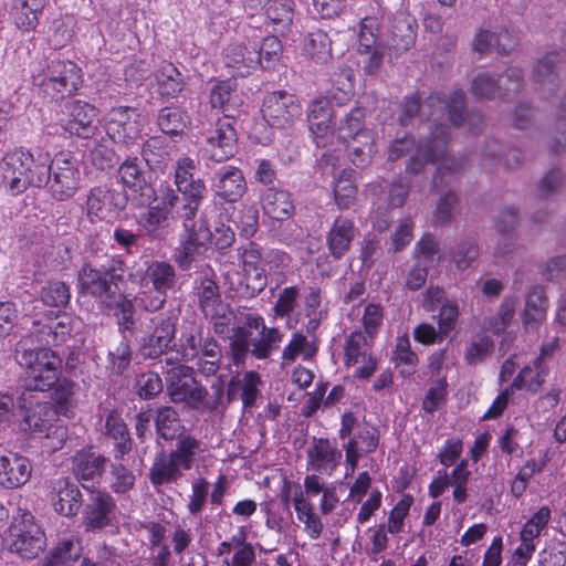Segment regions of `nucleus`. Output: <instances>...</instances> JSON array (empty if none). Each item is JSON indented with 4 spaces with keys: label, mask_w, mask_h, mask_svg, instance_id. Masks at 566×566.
<instances>
[{
    "label": "nucleus",
    "mask_w": 566,
    "mask_h": 566,
    "mask_svg": "<svg viewBox=\"0 0 566 566\" xmlns=\"http://www.w3.org/2000/svg\"><path fill=\"white\" fill-rule=\"evenodd\" d=\"M105 130L114 143L129 145L140 135V115L128 106L113 107L105 115Z\"/></svg>",
    "instance_id": "nucleus-17"
},
{
    "label": "nucleus",
    "mask_w": 566,
    "mask_h": 566,
    "mask_svg": "<svg viewBox=\"0 0 566 566\" xmlns=\"http://www.w3.org/2000/svg\"><path fill=\"white\" fill-rule=\"evenodd\" d=\"M196 163L188 156L177 159L174 165V189L161 184L153 190L154 201L138 214L136 221L142 230L154 238H161L168 232V221L180 200L202 201L207 195V186L200 178H195Z\"/></svg>",
    "instance_id": "nucleus-1"
},
{
    "label": "nucleus",
    "mask_w": 566,
    "mask_h": 566,
    "mask_svg": "<svg viewBox=\"0 0 566 566\" xmlns=\"http://www.w3.org/2000/svg\"><path fill=\"white\" fill-rule=\"evenodd\" d=\"M52 497L55 512L64 516H74L82 505V494L76 484L67 479H59L53 486Z\"/></svg>",
    "instance_id": "nucleus-31"
},
{
    "label": "nucleus",
    "mask_w": 566,
    "mask_h": 566,
    "mask_svg": "<svg viewBox=\"0 0 566 566\" xmlns=\"http://www.w3.org/2000/svg\"><path fill=\"white\" fill-rule=\"evenodd\" d=\"M260 203L264 214L277 221L287 220L294 214L295 207L291 193L275 186L261 191Z\"/></svg>",
    "instance_id": "nucleus-29"
},
{
    "label": "nucleus",
    "mask_w": 566,
    "mask_h": 566,
    "mask_svg": "<svg viewBox=\"0 0 566 566\" xmlns=\"http://www.w3.org/2000/svg\"><path fill=\"white\" fill-rule=\"evenodd\" d=\"M548 301L541 286L533 287L527 295L524 310V325L531 327L541 324L546 317Z\"/></svg>",
    "instance_id": "nucleus-49"
},
{
    "label": "nucleus",
    "mask_w": 566,
    "mask_h": 566,
    "mask_svg": "<svg viewBox=\"0 0 566 566\" xmlns=\"http://www.w3.org/2000/svg\"><path fill=\"white\" fill-rule=\"evenodd\" d=\"M49 151L40 147L9 150L0 160V186L11 196H18L29 187H45L49 184Z\"/></svg>",
    "instance_id": "nucleus-3"
},
{
    "label": "nucleus",
    "mask_w": 566,
    "mask_h": 566,
    "mask_svg": "<svg viewBox=\"0 0 566 566\" xmlns=\"http://www.w3.org/2000/svg\"><path fill=\"white\" fill-rule=\"evenodd\" d=\"M268 328L262 316L248 314L245 316L244 326H237L235 329H233V335L230 336V353L232 361L237 367L243 365L244 358L249 353L251 338L250 329H256L260 333Z\"/></svg>",
    "instance_id": "nucleus-28"
},
{
    "label": "nucleus",
    "mask_w": 566,
    "mask_h": 566,
    "mask_svg": "<svg viewBox=\"0 0 566 566\" xmlns=\"http://www.w3.org/2000/svg\"><path fill=\"white\" fill-rule=\"evenodd\" d=\"M308 464L321 473H332L338 465L342 452L327 439L315 440L307 450Z\"/></svg>",
    "instance_id": "nucleus-32"
},
{
    "label": "nucleus",
    "mask_w": 566,
    "mask_h": 566,
    "mask_svg": "<svg viewBox=\"0 0 566 566\" xmlns=\"http://www.w3.org/2000/svg\"><path fill=\"white\" fill-rule=\"evenodd\" d=\"M332 118L333 108L327 98L319 97L310 104L307 109L308 127L318 147H326L333 138Z\"/></svg>",
    "instance_id": "nucleus-23"
},
{
    "label": "nucleus",
    "mask_w": 566,
    "mask_h": 566,
    "mask_svg": "<svg viewBox=\"0 0 566 566\" xmlns=\"http://www.w3.org/2000/svg\"><path fill=\"white\" fill-rule=\"evenodd\" d=\"M52 387L51 399L54 403V411L56 415L70 417L76 405L74 399L76 385L67 378L57 377Z\"/></svg>",
    "instance_id": "nucleus-47"
},
{
    "label": "nucleus",
    "mask_w": 566,
    "mask_h": 566,
    "mask_svg": "<svg viewBox=\"0 0 566 566\" xmlns=\"http://www.w3.org/2000/svg\"><path fill=\"white\" fill-rule=\"evenodd\" d=\"M493 342L485 335H478L468 344L464 359L468 365L475 366L482 363L492 352Z\"/></svg>",
    "instance_id": "nucleus-58"
},
{
    "label": "nucleus",
    "mask_w": 566,
    "mask_h": 566,
    "mask_svg": "<svg viewBox=\"0 0 566 566\" xmlns=\"http://www.w3.org/2000/svg\"><path fill=\"white\" fill-rule=\"evenodd\" d=\"M109 471V489L115 494H125L134 489L136 476L120 460H115Z\"/></svg>",
    "instance_id": "nucleus-52"
},
{
    "label": "nucleus",
    "mask_w": 566,
    "mask_h": 566,
    "mask_svg": "<svg viewBox=\"0 0 566 566\" xmlns=\"http://www.w3.org/2000/svg\"><path fill=\"white\" fill-rule=\"evenodd\" d=\"M9 543L11 552L31 559L43 551L46 539L34 516L28 511H20L9 527Z\"/></svg>",
    "instance_id": "nucleus-9"
},
{
    "label": "nucleus",
    "mask_w": 566,
    "mask_h": 566,
    "mask_svg": "<svg viewBox=\"0 0 566 566\" xmlns=\"http://www.w3.org/2000/svg\"><path fill=\"white\" fill-rule=\"evenodd\" d=\"M226 66L233 69L235 75L245 76L259 64L256 48L248 50L242 44H230L223 51Z\"/></svg>",
    "instance_id": "nucleus-38"
},
{
    "label": "nucleus",
    "mask_w": 566,
    "mask_h": 566,
    "mask_svg": "<svg viewBox=\"0 0 566 566\" xmlns=\"http://www.w3.org/2000/svg\"><path fill=\"white\" fill-rule=\"evenodd\" d=\"M157 433L165 440H174L186 433L185 426L171 407L159 408L155 419Z\"/></svg>",
    "instance_id": "nucleus-48"
},
{
    "label": "nucleus",
    "mask_w": 566,
    "mask_h": 566,
    "mask_svg": "<svg viewBox=\"0 0 566 566\" xmlns=\"http://www.w3.org/2000/svg\"><path fill=\"white\" fill-rule=\"evenodd\" d=\"M243 101L235 83L231 80L218 82L210 92V105L221 109L224 116L233 117Z\"/></svg>",
    "instance_id": "nucleus-33"
},
{
    "label": "nucleus",
    "mask_w": 566,
    "mask_h": 566,
    "mask_svg": "<svg viewBox=\"0 0 566 566\" xmlns=\"http://www.w3.org/2000/svg\"><path fill=\"white\" fill-rule=\"evenodd\" d=\"M156 91L161 96L176 97L184 88V80L178 69L163 61L154 73Z\"/></svg>",
    "instance_id": "nucleus-40"
},
{
    "label": "nucleus",
    "mask_w": 566,
    "mask_h": 566,
    "mask_svg": "<svg viewBox=\"0 0 566 566\" xmlns=\"http://www.w3.org/2000/svg\"><path fill=\"white\" fill-rule=\"evenodd\" d=\"M132 349L129 339L123 334L122 339L108 352V361L113 371L120 374L130 364Z\"/></svg>",
    "instance_id": "nucleus-61"
},
{
    "label": "nucleus",
    "mask_w": 566,
    "mask_h": 566,
    "mask_svg": "<svg viewBox=\"0 0 566 566\" xmlns=\"http://www.w3.org/2000/svg\"><path fill=\"white\" fill-rule=\"evenodd\" d=\"M416 40L415 20L407 14L396 15L385 31L380 30V21L376 17L361 19L358 34V51L368 53L378 42L387 50L389 57H397L411 48Z\"/></svg>",
    "instance_id": "nucleus-4"
},
{
    "label": "nucleus",
    "mask_w": 566,
    "mask_h": 566,
    "mask_svg": "<svg viewBox=\"0 0 566 566\" xmlns=\"http://www.w3.org/2000/svg\"><path fill=\"white\" fill-rule=\"evenodd\" d=\"M66 118L64 129L81 138H90L97 130V109L83 101L67 102L64 106Z\"/></svg>",
    "instance_id": "nucleus-21"
},
{
    "label": "nucleus",
    "mask_w": 566,
    "mask_h": 566,
    "mask_svg": "<svg viewBox=\"0 0 566 566\" xmlns=\"http://www.w3.org/2000/svg\"><path fill=\"white\" fill-rule=\"evenodd\" d=\"M32 78L46 92L65 96L77 91L82 83V71L70 60L54 57L39 62L38 67L32 70Z\"/></svg>",
    "instance_id": "nucleus-6"
},
{
    "label": "nucleus",
    "mask_w": 566,
    "mask_h": 566,
    "mask_svg": "<svg viewBox=\"0 0 566 566\" xmlns=\"http://www.w3.org/2000/svg\"><path fill=\"white\" fill-rule=\"evenodd\" d=\"M231 118H218L216 126L207 133L205 151L214 161L220 163L234 155L237 134Z\"/></svg>",
    "instance_id": "nucleus-20"
},
{
    "label": "nucleus",
    "mask_w": 566,
    "mask_h": 566,
    "mask_svg": "<svg viewBox=\"0 0 566 566\" xmlns=\"http://www.w3.org/2000/svg\"><path fill=\"white\" fill-rule=\"evenodd\" d=\"M193 369L185 365H175L166 373L167 390L174 402H187L198 406L207 396V390L197 384Z\"/></svg>",
    "instance_id": "nucleus-13"
},
{
    "label": "nucleus",
    "mask_w": 566,
    "mask_h": 566,
    "mask_svg": "<svg viewBox=\"0 0 566 566\" xmlns=\"http://www.w3.org/2000/svg\"><path fill=\"white\" fill-rule=\"evenodd\" d=\"M302 51L315 63L325 64L332 57L331 39L322 30L313 31L306 35Z\"/></svg>",
    "instance_id": "nucleus-45"
},
{
    "label": "nucleus",
    "mask_w": 566,
    "mask_h": 566,
    "mask_svg": "<svg viewBox=\"0 0 566 566\" xmlns=\"http://www.w3.org/2000/svg\"><path fill=\"white\" fill-rule=\"evenodd\" d=\"M82 551L77 538L62 539L39 566H78L84 558Z\"/></svg>",
    "instance_id": "nucleus-37"
},
{
    "label": "nucleus",
    "mask_w": 566,
    "mask_h": 566,
    "mask_svg": "<svg viewBox=\"0 0 566 566\" xmlns=\"http://www.w3.org/2000/svg\"><path fill=\"white\" fill-rule=\"evenodd\" d=\"M241 259L247 276L252 279V290L261 292L266 286V268H277L287 256L280 251H270L263 255L260 247L251 242L243 249Z\"/></svg>",
    "instance_id": "nucleus-14"
},
{
    "label": "nucleus",
    "mask_w": 566,
    "mask_h": 566,
    "mask_svg": "<svg viewBox=\"0 0 566 566\" xmlns=\"http://www.w3.org/2000/svg\"><path fill=\"white\" fill-rule=\"evenodd\" d=\"M338 138L343 142L368 139L373 133L365 128V111L353 108L340 120L337 128Z\"/></svg>",
    "instance_id": "nucleus-41"
},
{
    "label": "nucleus",
    "mask_w": 566,
    "mask_h": 566,
    "mask_svg": "<svg viewBox=\"0 0 566 566\" xmlns=\"http://www.w3.org/2000/svg\"><path fill=\"white\" fill-rule=\"evenodd\" d=\"M464 103L465 97L462 91L452 92L448 99H444L440 93H432L428 96L423 106L420 105V101L417 96L406 97L401 106L399 123L401 126H406L415 115L419 112L424 115V108H429V118L436 120L442 117L447 109L450 122L454 126H459L464 119Z\"/></svg>",
    "instance_id": "nucleus-7"
},
{
    "label": "nucleus",
    "mask_w": 566,
    "mask_h": 566,
    "mask_svg": "<svg viewBox=\"0 0 566 566\" xmlns=\"http://www.w3.org/2000/svg\"><path fill=\"white\" fill-rule=\"evenodd\" d=\"M373 339L361 331H355L346 338L344 355L346 366L360 365L354 376L369 378L376 370V360L371 354Z\"/></svg>",
    "instance_id": "nucleus-18"
},
{
    "label": "nucleus",
    "mask_w": 566,
    "mask_h": 566,
    "mask_svg": "<svg viewBox=\"0 0 566 566\" xmlns=\"http://www.w3.org/2000/svg\"><path fill=\"white\" fill-rule=\"evenodd\" d=\"M19 363L27 374L23 391H48L57 380L62 368V358L45 347H23L19 353Z\"/></svg>",
    "instance_id": "nucleus-5"
},
{
    "label": "nucleus",
    "mask_w": 566,
    "mask_h": 566,
    "mask_svg": "<svg viewBox=\"0 0 566 566\" xmlns=\"http://www.w3.org/2000/svg\"><path fill=\"white\" fill-rule=\"evenodd\" d=\"M245 178L238 167L224 166L214 174L212 189L227 202H237L247 191Z\"/></svg>",
    "instance_id": "nucleus-27"
},
{
    "label": "nucleus",
    "mask_w": 566,
    "mask_h": 566,
    "mask_svg": "<svg viewBox=\"0 0 566 566\" xmlns=\"http://www.w3.org/2000/svg\"><path fill=\"white\" fill-rule=\"evenodd\" d=\"M44 7L45 0H14L10 15L18 29L29 32L36 28Z\"/></svg>",
    "instance_id": "nucleus-36"
},
{
    "label": "nucleus",
    "mask_w": 566,
    "mask_h": 566,
    "mask_svg": "<svg viewBox=\"0 0 566 566\" xmlns=\"http://www.w3.org/2000/svg\"><path fill=\"white\" fill-rule=\"evenodd\" d=\"M353 170H343L334 186V197L342 209L349 208L355 201L357 188L353 182Z\"/></svg>",
    "instance_id": "nucleus-54"
},
{
    "label": "nucleus",
    "mask_w": 566,
    "mask_h": 566,
    "mask_svg": "<svg viewBox=\"0 0 566 566\" xmlns=\"http://www.w3.org/2000/svg\"><path fill=\"white\" fill-rule=\"evenodd\" d=\"M118 178L125 187L134 192L140 191L142 195L145 193V190L153 192L147 182L146 170L136 157L127 158L122 163L118 168Z\"/></svg>",
    "instance_id": "nucleus-42"
},
{
    "label": "nucleus",
    "mask_w": 566,
    "mask_h": 566,
    "mask_svg": "<svg viewBox=\"0 0 566 566\" xmlns=\"http://www.w3.org/2000/svg\"><path fill=\"white\" fill-rule=\"evenodd\" d=\"M184 471L186 470L171 452H160L155 457L149 470V481L155 486L175 483L182 476Z\"/></svg>",
    "instance_id": "nucleus-34"
},
{
    "label": "nucleus",
    "mask_w": 566,
    "mask_h": 566,
    "mask_svg": "<svg viewBox=\"0 0 566 566\" xmlns=\"http://www.w3.org/2000/svg\"><path fill=\"white\" fill-rule=\"evenodd\" d=\"M283 334L275 327H269L259 333V337L250 338L251 354L258 359L268 358L273 350L279 348Z\"/></svg>",
    "instance_id": "nucleus-50"
},
{
    "label": "nucleus",
    "mask_w": 566,
    "mask_h": 566,
    "mask_svg": "<svg viewBox=\"0 0 566 566\" xmlns=\"http://www.w3.org/2000/svg\"><path fill=\"white\" fill-rule=\"evenodd\" d=\"M122 277L123 273H117L115 269H95L85 263L77 275L78 291L107 303L116 295Z\"/></svg>",
    "instance_id": "nucleus-11"
},
{
    "label": "nucleus",
    "mask_w": 566,
    "mask_h": 566,
    "mask_svg": "<svg viewBox=\"0 0 566 566\" xmlns=\"http://www.w3.org/2000/svg\"><path fill=\"white\" fill-rule=\"evenodd\" d=\"M210 484L205 478H198L191 483V494L187 509L191 515L200 514L206 505Z\"/></svg>",
    "instance_id": "nucleus-64"
},
{
    "label": "nucleus",
    "mask_w": 566,
    "mask_h": 566,
    "mask_svg": "<svg viewBox=\"0 0 566 566\" xmlns=\"http://www.w3.org/2000/svg\"><path fill=\"white\" fill-rule=\"evenodd\" d=\"M105 428L107 436L114 440V459L122 460L132 450V440L126 423L119 415L111 412L106 417Z\"/></svg>",
    "instance_id": "nucleus-44"
},
{
    "label": "nucleus",
    "mask_w": 566,
    "mask_h": 566,
    "mask_svg": "<svg viewBox=\"0 0 566 566\" xmlns=\"http://www.w3.org/2000/svg\"><path fill=\"white\" fill-rule=\"evenodd\" d=\"M40 295L42 302L51 307H65L71 298L69 285L61 281L49 282Z\"/></svg>",
    "instance_id": "nucleus-57"
},
{
    "label": "nucleus",
    "mask_w": 566,
    "mask_h": 566,
    "mask_svg": "<svg viewBox=\"0 0 566 566\" xmlns=\"http://www.w3.org/2000/svg\"><path fill=\"white\" fill-rule=\"evenodd\" d=\"M177 283L175 268L166 261H153L148 264L143 277L139 302L146 311L160 310L167 300L168 291Z\"/></svg>",
    "instance_id": "nucleus-8"
},
{
    "label": "nucleus",
    "mask_w": 566,
    "mask_h": 566,
    "mask_svg": "<svg viewBox=\"0 0 566 566\" xmlns=\"http://www.w3.org/2000/svg\"><path fill=\"white\" fill-rule=\"evenodd\" d=\"M206 244L207 242L180 238L179 245L174 254L175 262L182 270L189 269L196 256L200 253V249Z\"/></svg>",
    "instance_id": "nucleus-59"
},
{
    "label": "nucleus",
    "mask_w": 566,
    "mask_h": 566,
    "mask_svg": "<svg viewBox=\"0 0 566 566\" xmlns=\"http://www.w3.org/2000/svg\"><path fill=\"white\" fill-rule=\"evenodd\" d=\"M199 304L205 315H214L222 305L216 274L211 269L205 274L197 289Z\"/></svg>",
    "instance_id": "nucleus-46"
},
{
    "label": "nucleus",
    "mask_w": 566,
    "mask_h": 566,
    "mask_svg": "<svg viewBox=\"0 0 566 566\" xmlns=\"http://www.w3.org/2000/svg\"><path fill=\"white\" fill-rule=\"evenodd\" d=\"M116 504L106 492L95 493L83 512V523L87 530H101L111 523Z\"/></svg>",
    "instance_id": "nucleus-30"
},
{
    "label": "nucleus",
    "mask_w": 566,
    "mask_h": 566,
    "mask_svg": "<svg viewBox=\"0 0 566 566\" xmlns=\"http://www.w3.org/2000/svg\"><path fill=\"white\" fill-rule=\"evenodd\" d=\"M412 503L413 497L410 494H405L392 507L389 513L387 525L390 534L396 535L403 531L405 518L408 516Z\"/></svg>",
    "instance_id": "nucleus-60"
},
{
    "label": "nucleus",
    "mask_w": 566,
    "mask_h": 566,
    "mask_svg": "<svg viewBox=\"0 0 566 566\" xmlns=\"http://www.w3.org/2000/svg\"><path fill=\"white\" fill-rule=\"evenodd\" d=\"M293 6V0H264L261 7L273 23L286 24L292 21Z\"/></svg>",
    "instance_id": "nucleus-62"
},
{
    "label": "nucleus",
    "mask_w": 566,
    "mask_h": 566,
    "mask_svg": "<svg viewBox=\"0 0 566 566\" xmlns=\"http://www.w3.org/2000/svg\"><path fill=\"white\" fill-rule=\"evenodd\" d=\"M20 400L23 412L21 422L23 431H30L42 437V433L57 421V415L53 406L45 401H33L32 391H23Z\"/></svg>",
    "instance_id": "nucleus-19"
},
{
    "label": "nucleus",
    "mask_w": 566,
    "mask_h": 566,
    "mask_svg": "<svg viewBox=\"0 0 566 566\" xmlns=\"http://www.w3.org/2000/svg\"><path fill=\"white\" fill-rule=\"evenodd\" d=\"M522 71L516 66L509 67L499 78H495L491 72L483 71L473 78L471 93L479 98L505 96L511 92L516 93L522 87Z\"/></svg>",
    "instance_id": "nucleus-15"
},
{
    "label": "nucleus",
    "mask_w": 566,
    "mask_h": 566,
    "mask_svg": "<svg viewBox=\"0 0 566 566\" xmlns=\"http://www.w3.org/2000/svg\"><path fill=\"white\" fill-rule=\"evenodd\" d=\"M459 318V306L454 301H446L439 310V338H446L455 327Z\"/></svg>",
    "instance_id": "nucleus-63"
},
{
    "label": "nucleus",
    "mask_w": 566,
    "mask_h": 566,
    "mask_svg": "<svg viewBox=\"0 0 566 566\" xmlns=\"http://www.w3.org/2000/svg\"><path fill=\"white\" fill-rule=\"evenodd\" d=\"M557 61V53H547L539 59L535 65L533 78L543 94H552L558 87L559 76L556 70Z\"/></svg>",
    "instance_id": "nucleus-39"
},
{
    "label": "nucleus",
    "mask_w": 566,
    "mask_h": 566,
    "mask_svg": "<svg viewBox=\"0 0 566 566\" xmlns=\"http://www.w3.org/2000/svg\"><path fill=\"white\" fill-rule=\"evenodd\" d=\"M107 458L92 451H77L72 458V471L83 488L98 483L106 469Z\"/></svg>",
    "instance_id": "nucleus-26"
},
{
    "label": "nucleus",
    "mask_w": 566,
    "mask_h": 566,
    "mask_svg": "<svg viewBox=\"0 0 566 566\" xmlns=\"http://www.w3.org/2000/svg\"><path fill=\"white\" fill-rule=\"evenodd\" d=\"M379 444V431L369 423L358 424L355 433L343 446L346 464L354 472L363 454L376 451Z\"/></svg>",
    "instance_id": "nucleus-24"
},
{
    "label": "nucleus",
    "mask_w": 566,
    "mask_h": 566,
    "mask_svg": "<svg viewBox=\"0 0 566 566\" xmlns=\"http://www.w3.org/2000/svg\"><path fill=\"white\" fill-rule=\"evenodd\" d=\"M355 235L356 228L350 220L343 217L336 218L327 233V245L331 254L335 259H340L349 250Z\"/></svg>",
    "instance_id": "nucleus-35"
},
{
    "label": "nucleus",
    "mask_w": 566,
    "mask_h": 566,
    "mask_svg": "<svg viewBox=\"0 0 566 566\" xmlns=\"http://www.w3.org/2000/svg\"><path fill=\"white\" fill-rule=\"evenodd\" d=\"M160 130L167 135L182 134L189 124L188 115L177 107H164L157 118Z\"/></svg>",
    "instance_id": "nucleus-51"
},
{
    "label": "nucleus",
    "mask_w": 566,
    "mask_h": 566,
    "mask_svg": "<svg viewBox=\"0 0 566 566\" xmlns=\"http://www.w3.org/2000/svg\"><path fill=\"white\" fill-rule=\"evenodd\" d=\"M551 520V510L542 506L523 526L520 538L525 544H534V539L539 536Z\"/></svg>",
    "instance_id": "nucleus-56"
},
{
    "label": "nucleus",
    "mask_w": 566,
    "mask_h": 566,
    "mask_svg": "<svg viewBox=\"0 0 566 566\" xmlns=\"http://www.w3.org/2000/svg\"><path fill=\"white\" fill-rule=\"evenodd\" d=\"M261 113L271 127L287 128L301 117L302 107L292 94L273 92L263 99Z\"/></svg>",
    "instance_id": "nucleus-16"
},
{
    "label": "nucleus",
    "mask_w": 566,
    "mask_h": 566,
    "mask_svg": "<svg viewBox=\"0 0 566 566\" xmlns=\"http://www.w3.org/2000/svg\"><path fill=\"white\" fill-rule=\"evenodd\" d=\"M126 196L106 187L92 188L85 198L83 209L91 222L112 221L125 209Z\"/></svg>",
    "instance_id": "nucleus-12"
},
{
    "label": "nucleus",
    "mask_w": 566,
    "mask_h": 566,
    "mask_svg": "<svg viewBox=\"0 0 566 566\" xmlns=\"http://www.w3.org/2000/svg\"><path fill=\"white\" fill-rule=\"evenodd\" d=\"M449 140L448 127L440 124L431 128L428 139L420 142L416 145L411 136H403L396 138L388 148V159L395 161L401 158L405 154L413 151L407 170L409 172H419L422 167L432 163L437 166V174L433 177V188L439 187L444 182V176L450 175L453 177L459 170L462 169L463 164L461 160L449 156L447 146Z\"/></svg>",
    "instance_id": "nucleus-2"
},
{
    "label": "nucleus",
    "mask_w": 566,
    "mask_h": 566,
    "mask_svg": "<svg viewBox=\"0 0 566 566\" xmlns=\"http://www.w3.org/2000/svg\"><path fill=\"white\" fill-rule=\"evenodd\" d=\"M516 224V212L512 208L503 210L495 221V228L503 239V247L499 245L495 253L504 255L509 253L514 245V238L511 231Z\"/></svg>",
    "instance_id": "nucleus-53"
},
{
    "label": "nucleus",
    "mask_w": 566,
    "mask_h": 566,
    "mask_svg": "<svg viewBox=\"0 0 566 566\" xmlns=\"http://www.w3.org/2000/svg\"><path fill=\"white\" fill-rule=\"evenodd\" d=\"M170 452L178 463L188 471L192 468L195 461L201 458L205 448L201 440L186 432L176 439V447Z\"/></svg>",
    "instance_id": "nucleus-43"
},
{
    "label": "nucleus",
    "mask_w": 566,
    "mask_h": 566,
    "mask_svg": "<svg viewBox=\"0 0 566 566\" xmlns=\"http://www.w3.org/2000/svg\"><path fill=\"white\" fill-rule=\"evenodd\" d=\"M30 460L13 451L0 453V485L6 489H18L31 478Z\"/></svg>",
    "instance_id": "nucleus-25"
},
{
    "label": "nucleus",
    "mask_w": 566,
    "mask_h": 566,
    "mask_svg": "<svg viewBox=\"0 0 566 566\" xmlns=\"http://www.w3.org/2000/svg\"><path fill=\"white\" fill-rule=\"evenodd\" d=\"M536 369L535 375L530 366H525L520 374L514 378L511 390L527 389L528 391L536 392L542 384L545 381L547 369L544 365L534 366Z\"/></svg>",
    "instance_id": "nucleus-55"
},
{
    "label": "nucleus",
    "mask_w": 566,
    "mask_h": 566,
    "mask_svg": "<svg viewBox=\"0 0 566 566\" xmlns=\"http://www.w3.org/2000/svg\"><path fill=\"white\" fill-rule=\"evenodd\" d=\"M81 325L78 317L62 314L46 318L44 323L34 322L35 329L32 333L39 343L57 346L65 343Z\"/></svg>",
    "instance_id": "nucleus-22"
},
{
    "label": "nucleus",
    "mask_w": 566,
    "mask_h": 566,
    "mask_svg": "<svg viewBox=\"0 0 566 566\" xmlns=\"http://www.w3.org/2000/svg\"><path fill=\"white\" fill-rule=\"evenodd\" d=\"M49 186L56 200H65L74 196L78 189L81 171L77 160L70 153H59L50 157L48 165Z\"/></svg>",
    "instance_id": "nucleus-10"
}]
</instances>
